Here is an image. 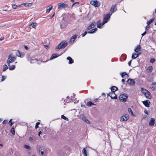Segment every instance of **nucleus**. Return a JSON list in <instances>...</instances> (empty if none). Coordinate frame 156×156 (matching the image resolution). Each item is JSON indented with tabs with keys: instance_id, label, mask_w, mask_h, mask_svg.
<instances>
[{
	"instance_id": "6",
	"label": "nucleus",
	"mask_w": 156,
	"mask_h": 156,
	"mask_svg": "<svg viewBox=\"0 0 156 156\" xmlns=\"http://www.w3.org/2000/svg\"><path fill=\"white\" fill-rule=\"evenodd\" d=\"M68 6V5L65 3H59L58 5V9H60L61 8H65Z\"/></svg>"
},
{
	"instance_id": "14",
	"label": "nucleus",
	"mask_w": 156,
	"mask_h": 156,
	"mask_svg": "<svg viewBox=\"0 0 156 156\" xmlns=\"http://www.w3.org/2000/svg\"><path fill=\"white\" fill-rule=\"evenodd\" d=\"M155 123V119L154 118H151L149 123V125L150 126H154Z\"/></svg>"
},
{
	"instance_id": "4",
	"label": "nucleus",
	"mask_w": 156,
	"mask_h": 156,
	"mask_svg": "<svg viewBox=\"0 0 156 156\" xmlns=\"http://www.w3.org/2000/svg\"><path fill=\"white\" fill-rule=\"evenodd\" d=\"M128 95L126 94H123L119 95V99L120 101L125 102L126 101V99L128 98Z\"/></svg>"
},
{
	"instance_id": "46",
	"label": "nucleus",
	"mask_w": 156,
	"mask_h": 156,
	"mask_svg": "<svg viewBox=\"0 0 156 156\" xmlns=\"http://www.w3.org/2000/svg\"><path fill=\"white\" fill-rule=\"evenodd\" d=\"M44 46L45 48L47 49H48L49 47V45L48 44L44 45Z\"/></svg>"
},
{
	"instance_id": "56",
	"label": "nucleus",
	"mask_w": 156,
	"mask_h": 156,
	"mask_svg": "<svg viewBox=\"0 0 156 156\" xmlns=\"http://www.w3.org/2000/svg\"><path fill=\"white\" fill-rule=\"evenodd\" d=\"M35 61V60H34V59H31L30 61V62L32 63H33L34 62V61Z\"/></svg>"
},
{
	"instance_id": "11",
	"label": "nucleus",
	"mask_w": 156,
	"mask_h": 156,
	"mask_svg": "<svg viewBox=\"0 0 156 156\" xmlns=\"http://www.w3.org/2000/svg\"><path fill=\"white\" fill-rule=\"evenodd\" d=\"M142 103L145 107H149L151 104L150 101L148 100H146L143 101Z\"/></svg>"
},
{
	"instance_id": "55",
	"label": "nucleus",
	"mask_w": 156,
	"mask_h": 156,
	"mask_svg": "<svg viewBox=\"0 0 156 156\" xmlns=\"http://www.w3.org/2000/svg\"><path fill=\"white\" fill-rule=\"evenodd\" d=\"M132 61V60H131L130 61L128 62V65H129V66H131V63Z\"/></svg>"
},
{
	"instance_id": "48",
	"label": "nucleus",
	"mask_w": 156,
	"mask_h": 156,
	"mask_svg": "<svg viewBox=\"0 0 156 156\" xmlns=\"http://www.w3.org/2000/svg\"><path fill=\"white\" fill-rule=\"evenodd\" d=\"M151 88L152 90H154L155 89H156V86L155 85L152 86V87H151Z\"/></svg>"
},
{
	"instance_id": "40",
	"label": "nucleus",
	"mask_w": 156,
	"mask_h": 156,
	"mask_svg": "<svg viewBox=\"0 0 156 156\" xmlns=\"http://www.w3.org/2000/svg\"><path fill=\"white\" fill-rule=\"evenodd\" d=\"M52 7L51 6V7H49L48 9H47L46 11V12L47 13H49L50 11L52 9Z\"/></svg>"
},
{
	"instance_id": "42",
	"label": "nucleus",
	"mask_w": 156,
	"mask_h": 156,
	"mask_svg": "<svg viewBox=\"0 0 156 156\" xmlns=\"http://www.w3.org/2000/svg\"><path fill=\"white\" fill-rule=\"evenodd\" d=\"M87 33H88L87 31H85L84 33L81 34V35L82 36V37H84L87 34Z\"/></svg>"
},
{
	"instance_id": "5",
	"label": "nucleus",
	"mask_w": 156,
	"mask_h": 156,
	"mask_svg": "<svg viewBox=\"0 0 156 156\" xmlns=\"http://www.w3.org/2000/svg\"><path fill=\"white\" fill-rule=\"evenodd\" d=\"M68 44L67 43H65L63 42H62L57 46L56 49L59 50L60 49L64 48L66 47L68 45Z\"/></svg>"
},
{
	"instance_id": "2",
	"label": "nucleus",
	"mask_w": 156,
	"mask_h": 156,
	"mask_svg": "<svg viewBox=\"0 0 156 156\" xmlns=\"http://www.w3.org/2000/svg\"><path fill=\"white\" fill-rule=\"evenodd\" d=\"M16 59V57L13 56L12 53H11L8 56L6 62L7 64H10L14 62Z\"/></svg>"
},
{
	"instance_id": "1",
	"label": "nucleus",
	"mask_w": 156,
	"mask_h": 156,
	"mask_svg": "<svg viewBox=\"0 0 156 156\" xmlns=\"http://www.w3.org/2000/svg\"><path fill=\"white\" fill-rule=\"evenodd\" d=\"M114 88V86L111 87L112 92L108 94V96L109 95L112 99H117V96L115 93V89Z\"/></svg>"
},
{
	"instance_id": "28",
	"label": "nucleus",
	"mask_w": 156,
	"mask_h": 156,
	"mask_svg": "<svg viewBox=\"0 0 156 156\" xmlns=\"http://www.w3.org/2000/svg\"><path fill=\"white\" fill-rule=\"evenodd\" d=\"M128 111L129 113L130 114H131V115L132 116H135V115L133 114V112L131 108H128Z\"/></svg>"
},
{
	"instance_id": "57",
	"label": "nucleus",
	"mask_w": 156,
	"mask_h": 156,
	"mask_svg": "<svg viewBox=\"0 0 156 156\" xmlns=\"http://www.w3.org/2000/svg\"><path fill=\"white\" fill-rule=\"evenodd\" d=\"M73 101H74V103H77L78 102V100L77 101L76 100H75L74 99L73 100Z\"/></svg>"
},
{
	"instance_id": "23",
	"label": "nucleus",
	"mask_w": 156,
	"mask_h": 156,
	"mask_svg": "<svg viewBox=\"0 0 156 156\" xmlns=\"http://www.w3.org/2000/svg\"><path fill=\"white\" fill-rule=\"evenodd\" d=\"M82 152L84 156H87V151L86 150V149L85 148H83L82 150Z\"/></svg>"
},
{
	"instance_id": "63",
	"label": "nucleus",
	"mask_w": 156,
	"mask_h": 156,
	"mask_svg": "<svg viewBox=\"0 0 156 156\" xmlns=\"http://www.w3.org/2000/svg\"><path fill=\"white\" fill-rule=\"evenodd\" d=\"M41 153L42 155H44V152L43 151H41Z\"/></svg>"
},
{
	"instance_id": "10",
	"label": "nucleus",
	"mask_w": 156,
	"mask_h": 156,
	"mask_svg": "<svg viewBox=\"0 0 156 156\" xmlns=\"http://www.w3.org/2000/svg\"><path fill=\"white\" fill-rule=\"evenodd\" d=\"M96 24V22L94 21L92 22L91 24H90L87 28V30L91 29L94 27Z\"/></svg>"
},
{
	"instance_id": "29",
	"label": "nucleus",
	"mask_w": 156,
	"mask_h": 156,
	"mask_svg": "<svg viewBox=\"0 0 156 156\" xmlns=\"http://www.w3.org/2000/svg\"><path fill=\"white\" fill-rule=\"evenodd\" d=\"M22 5H15V4L12 5L13 9H17V7H22Z\"/></svg>"
},
{
	"instance_id": "16",
	"label": "nucleus",
	"mask_w": 156,
	"mask_h": 156,
	"mask_svg": "<svg viewBox=\"0 0 156 156\" xmlns=\"http://www.w3.org/2000/svg\"><path fill=\"white\" fill-rule=\"evenodd\" d=\"M82 120L87 123H90V121L87 119V118L84 115H83L82 117Z\"/></svg>"
},
{
	"instance_id": "8",
	"label": "nucleus",
	"mask_w": 156,
	"mask_h": 156,
	"mask_svg": "<svg viewBox=\"0 0 156 156\" xmlns=\"http://www.w3.org/2000/svg\"><path fill=\"white\" fill-rule=\"evenodd\" d=\"M112 14V13H109L108 14H106L105 16V15H104V17L103 20L105 21L107 23Z\"/></svg>"
},
{
	"instance_id": "32",
	"label": "nucleus",
	"mask_w": 156,
	"mask_h": 156,
	"mask_svg": "<svg viewBox=\"0 0 156 156\" xmlns=\"http://www.w3.org/2000/svg\"><path fill=\"white\" fill-rule=\"evenodd\" d=\"M15 53L16 55L18 57H19V56L20 55V52L18 50H16V51Z\"/></svg>"
},
{
	"instance_id": "17",
	"label": "nucleus",
	"mask_w": 156,
	"mask_h": 156,
	"mask_svg": "<svg viewBox=\"0 0 156 156\" xmlns=\"http://www.w3.org/2000/svg\"><path fill=\"white\" fill-rule=\"evenodd\" d=\"M59 56V55H58V54L57 53L55 54H53L51 56L50 60H52L53 59L55 58H56L57 57H58Z\"/></svg>"
},
{
	"instance_id": "33",
	"label": "nucleus",
	"mask_w": 156,
	"mask_h": 156,
	"mask_svg": "<svg viewBox=\"0 0 156 156\" xmlns=\"http://www.w3.org/2000/svg\"><path fill=\"white\" fill-rule=\"evenodd\" d=\"M8 69V67L6 65H5L3 66V71H5L6 70Z\"/></svg>"
},
{
	"instance_id": "26",
	"label": "nucleus",
	"mask_w": 156,
	"mask_h": 156,
	"mask_svg": "<svg viewBox=\"0 0 156 156\" xmlns=\"http://www.w3.org/2000/svg\"><path fill=\"white\" fill-rule=\"evenodd\" d=\"M141 91L144 94V95L146 94H147V92L148 91V90H147L146 89L142 88L141 89Z\"/></svg>"
},
{
	"instance_id": "35",
	"label": "nucleus",
	"mask_w": 156,
	"mask_h": 156,
	"mask_svg": "<svg viewBox=\"0 0 156 156\" xmlns=\"http://www.w3.org/2000/svg\"><path fill=\"white\" fill-rule=\"evenodd\" d=\"M61 118L64 119H65L66 120H67V121H68L69 120V119H68L66 117V116H65L64 115H61Z\"/></svg>"
},
{
	"instance_id": "20",
	"label": "nucleus",
	"mask_w": 156,
	"mask_h": 156,
	"mask_svg": "<svg viewBox=\"0 0 156 156\" xmlns=\"http://www.w3.org/2000/svg\"><path fill=\"white\" fill-rule=\"evenodd\" d=\"M67 59L69 60V63L71 64L73 62V61L72 58L70 57H68L67 58Z\"/></svg>"
},
{
	"instance_id": "54",
	"label": "nucleus",
	"mask_w": 156,
	"mask_h": 156,
	"mask_svg": "<svg viewBox=\"0 0 156 156\" xmlns=\"http://www.w3.org/2000/svg\"><path fill=\"white\" fill-rule=\"evenodd\" d=\"M147 33V32L146 31H144L143 34H142V36L145 35Z\"/></svg>"
},
{
	"instance_id": "19",
	"label": "nucleus",
	"mask_w": 156,
	"mask_h": 156,
	"mask_svg": "<svg viewBox=\"0 0 156 156\" xmlns=\"http://www.w3.org/2000/svg\"><path fill=\"white\" fill-rule=\"evenodd\" d=\"M78 36V34H76L73 36L71 38L70 41H73V42L76 39L77 37Z\"/></svg>"
},
{
	"instance_id": "59",
	"label": "nucleus",
	"mask_w": 156,
	"mask_h": 156,
	"mask_svg": "<svg viewBox=\"0 0 156 156\" xmlns=\"http://www.w3.org/2000/svg\"><path fill=\"white\" fill-rule=\"evenodd\" d=\"M24 48L27 50H28V48L26 46H24Z\"/></svg>"
},
{
	"instance_id": "30",
	"label": "nucleus",
	"mask_w": 156,
	"mask_h": 156,
	"mask_svg": "<svg viewBox=\"0 0 156 156\" xmlns=\"http://www.w3.org/2000/svg\"><path fill=\"white\" fill-rule=\"evenodd\" d=\"M153 69V67L152 66H150L148 67L147 68V70L149 71V73H151Z\"/></svg>"
},
{
	"instance_id": "25",
	"label": "nucleus",
	"mask_w": 156,
	"mask_h": 156,
	"mask_svg": "<svg viewBox=\"0 0 156 156\" xmlns=\"http://www.w3.org/2000/svg\"><path fill=\"white\" fill-rule=\"evenodd\" d=\"M154 18H153L152 19H151L148 21H147V24L148 25H149L151 23L154 21Z\"/></svg>"
},
{
	"instance_id": "31",
	"label": "nucleus",
	"mask_w": 156,
	"mask_h": 156,
	"mask_svg": "<svg viewBox=\"0 0 156 156\" xmlns=\"http://www.w3.org/2000/svg\"><path fill=\"white\" fill-rule=\"evenodd\" d=\"M120 74H121V75L122 77V78H124V76L125 75H127V74L126 73V72H123V73H120ZM128 76H129V75H127V77H128Z\"/></svg>"
},
{
	"instance_id": "50",
	"label": "nucleus",
	"mask_w": 156,
	"mask_h": 156,
	"mask_svg": "<svg viewBox=\"0 0 156 156\" xmlns=\"http://www.w3.org/2000/svg\"><path fill=\"white\" fill-rule=\"evenodd\" d=\"M33 139H34V138H33V137L30 136L29 137V140L30 141H31L33 140Z\"/></svg>"
},
{
	"instance_id": "3",
	"label": "nucleus",
	"mask_w": 156,
	"mask_h": 156,
	"mask_svg": "<svg viewBox=\"0 0 156 156\" xmlns=\"http://www.w3.org/2000/svg\"><path fill=\"white\" fill-rule=\"evenodd\" d=\"M62 23L60 24V28L61 29H64L66 27L68 23L66 19H65L64 15H62Z\"/></svg>"
},
{
	"instance_id": "39",
	"label": "nucleus",
	"mask_w": 156,
	"mask_h": 156,
	"mask_svg": "<svg viewBox=\"0 0 156 156\" xmlns=\"http://www.w3.org/2000/svg\"><path fill=\"white\" fill-rule=\"evenodd\" d=\"M40 124V122H37L36 124V125L35 126V129H37L38 128V126Z\"/></svg>"
},
{
	"instance_id": "43",
	"label": "nucleus",
	"mask_w": 156,
	"mask_h": 156,
	"mask_svg": "<svg viewBox=\"0 0 156 156\" xmlns=\"http://www.w3.org/2000/svg\"><path fill=\"white\" fill-rule=\"evenodd\" d=\"M6 78V77L5 76H2V79H1V81H4L5 80V79Z\"/></svg>"
},
{
	"instance_id": "38",
	"label": "nucleus",
	"mask_w": 156,
	"mask_h": 156,
	"mask_svg": "<svg viewBox=\"0 0 156 156\" xmlns=\"http://www.w3.org/2000/svg\"><path fill=\"white\" fill-rule=\"evenodd\" d=\"M12 119H10L9 122V124L10 126H12L14 122H12Z\"/></svg>"
},
{
	"instance_id": "45",
	"label": "nucleus",
	"mask_w": 156,
	"mask_h": 156,
	"mask_svg": "<svg viewBox=\"0 0 156 156\" xmlns=\"http://www.w3.org/2000/svg\"><path fill=\"white\" fill-rule=\"evenodd\" d=\"M88 33L89 34H93L94 33V32L93 31V29H92L91 30H89L88 32Z\"/></svg>"
},
{
	"instance_id": "47",
	"label": "nucleus",
	"mask_w": 156,
	"mask_h": 156,
	"mask_svg": "<svg viewBox=\"0 0 156 156\" xmlns=\"http://www.w3.org/2000/svg\"><path fill=\"white\" fill-rule=\"evenodd\" d=\"M150 27V26L149 25H147L146 26L145 28V30H148V28Z\"/></svg>"
},
{
	"instance_id": "13",
	"label": "nucleus",
	"mask_w": 156,
	"mask_h": 156,
	"mask_svg": "<svg viewBox=\"0 0 156 156\" xmlns=\"http://www.w3.org/2000/svg\"><path fill=\"white\" fill-rule=\"evenodd\" d=\"M127 82V83L131 86L134 85L135 84V81L134 80L132 79H129L128 80Z\"/></svg>"
},
{
	"instance_id": "12",
	"label": "nucleus",
	"mask_w": 156,
	"mask_h": 156,
	"mask_svg": "<svg viewBox=\"0 0 156 156\" xmlns=\"http://www.w3.org/2000/svg\"><path fill=\"white\" fill-rule=\"evenodd\" d=\"M117 5L115 4V5H113L110 9V11L112 13L114 12L115 11H116L117 10Z\"/></svg>"
},
{
	"instance_id": "27",
	"label": "nucleus",
	"mask_w": 156,
	"mask_h": 156,
	"mask_svg": "<svg viewBox=\"0 0 156 156\" xmlns=\"http://www.w3.org/2000/svg\"><path fill=\"white\" fill-rule=\"evenodd\" d=\"M92 105H96L95 104L93 103L91 101H89L88 102L87 104V105L89 107H91Z\"/></svg>"
},
{
	"instance_id": "7",
	"label": "nucleus",
	"mask_w": 156,
	"mask_h": 156,
	"mask_svg": "<svg viewBox=\"0 0 156 156\" xmlns=\"http://www.w3.org/2000/svg\"><path fill=\"white\" fill-rule=\"evenodd\" d=\"M90 3L91 5H93L96 7H98L100 5V4L99 2L97 0L91 1H90Z\"/></svg>"
},
{
	"instance_id": "49",
	"label": "nucleus",
	"mask_w": 156,
	"mask_h": 156,
	"mask_svg": "<svg viewBox=\"0 0 156 156\" xmlns=\"http://www.w3.org/2000/svg\"><path fill=\"white\" fill-rule=\"evenodd\" d=\"M8 121L7 120H4L2 122V123L5 124L7 123Z\"/></svg>"
},
{
	"instance_id": "21",
	"label": "nucleus",
	"mask_w": 156,
	"mask_h": 156,
	"mask_svg": "<svg viewBox=\"0 0 156 156\" xmlns=\"http://www.w3.org/2000/svg\"><path fill=\"white\" fill-rule=\"evenodd\" d=\"M141 47L140 45H137L136 48L134 49V51L136 52H137L138 51L140 50Z\"/></svg>"
},
{
	"instance_id": "51",
	"label": "nucleus",
	"mask_w": 156,
	"mask_h": 156,
	"mask_svg": "<svg viewBox=\"0 0 156 156\" xmlns=\"http://www.w3.org/2000/svg\"><path fill=\"white\" fill-rule=\"evenodd\" d=\"M92 29L94 33L98 30V29L97 28H95Z\"/></svg>"
},
{
	"instance_id": "60",
	"label": "nucleus",
	"mask_w": 156,
	"mask_h": 156,
	"mask_svg": "<svg viewBox=\"0 0 156 156\" xmlns=\"http://www.w3.org/2000/svg\"><path fill=\"white\" fill-rule=\"evenodd\" d=\"M141 53L140 52H139L137 54H136V57H138L140 55Z\"/></svg>"
},
{
	"instance_id": "41",
	"label": "nucleus",
	"mask_w": 156,
	"mask_h": 156,
	"mask_svg": "<svg viewBox=\"0 0 156 156\" xmlns=\"http://www.w3.org/2000/svg\"><path fill=\"white\" fill-rule=\"evenodd\" d=\"M97 27L98 28H101L102 27V26L101 24V23L99 24L97 26Z\"/></svg>"
},
{
	"instance_id": "58",
	"label": "nucleus",
	"mask_w": 156,
	"mask_h": 156,
	"mask_svg": "<svg viewBox=\"0 0 156 156\" xmlns=\"http://www.w3.org/2000/svg\"><path fill=\"white\" fill-rule=\"evenodd\" d=\"M125 80L124 79H122V82H123V84H125V83H124V82H125Z\"/></svg>"
},
{
	"instance_id": "53",
	"label": "nucleus",
	"mask_w": 156,
	"mask_h": 156,
	"mask_svg": "<svg viewBox=\"0 0 156 156\" xmlns=\"http://www.w3.org/2000/svg\"><path fill=\"white\" fill-rule=\"evenodd\" d=\"M107 23L105 21H104L103 20V22L102 23H101V25L102 26L103 25H104L105 23Z\"/></svg>"
},
{
	"instance_id": "24",
	"label": "nucleus",
	"mask_w": 156,
	"mask_h": 156,
	"mask_svg": "<svg viewBox=\"0 0 156 156\" xmlns=\"http://www.w3.org/2000/svg\"><path fill=\"white\" fill-rule=\"evenodd\" d=\"M21 5H24L25 6H30L32 5V3H24L21 4Z\"/></svg>"
},
{
	"instance_id": "9",
	"label": "nucleus",
	"mask_w": 156,
	"mask_h": 156,
	"mask_svg": "<svg viewBox=\"0 0 156 156\" xmlns=\"http://www.w3.org/2000/svg\"><path fill=\"white\" fill-rule=\"evenodd\" d=\"M129 118V115L128 114H126L122 116L120 118V120L122 121H127Z\"/></svg>"
},
{
	"instance_id": "64",
	"label": "nucleus",
	"mask_w": 156,
	"mask_h": 156,
	"mask_svg": "<svg viewBox=\"0 0 156 156\" xmlns=\"http://www.w3.org/2000/svg\"><path fill=\"white\" fill-rule=\"evenodd\" d=\"M144 112L146 114H147V115H148V113L147 112L146 110H145L144 111Z\"/></svg>"
},
{
	"instance_id": "62",
	"label": "nucleus",
	"mask_w": 156,
	"mask_h": 156,
	"mask_svg": "<svg viewBox=\"0 0 156 156\" xmlns=\"http://www.w3.org/2000/svg\"><path fill=\"white\" fill-rule=\"evenodd\" d=\"M152 85V86H154L155 85H156V83H155V82H153L152 83V84H151Z\"/></svg>"
},
{
	"instance_id": "61",
	"label": "nucleus",
	"mask_w": 156,
	"mask_h": 156,
	"mask_svg": "<svg viewBox=\"0 0 156 156\" xmlns=\"http://www.w3.org/2000/svg\"><path fill=\"white\" fill-rule=\"evenodd\" d=\"M136 57H135L134 56L132 55V58L133 59H135L136 58Z\"/></svg>"
},
{
	"instance_id": "36",
	"label": "nucleus",
	"mask_w": 156,
	"mask_h": 156,
	"mask_svg": "<svg viewBox=\"0 0 156 156\" xmlns=\"http://www.w3.org/2000/svg\"><path fill=\"white\" fill-rule=\"evenodd\" d=\"M155 61V59L154 58H151L150 61V62L152 63H153Z\"/></svg>"
},
{
	"instance_id": "15",
	"label": "nucleus",
	"mask_w": 156,
	"mask_h": 156,
	"mask_svg": "<svg viewBox=\"0 0 156 156\" xmlns=\"http://www.w3.org/2000/svg\"><path fill=\"white\" fill-rule=\"evenodd\" d=\"M146 98L149 99H151L152 96L151 95V93L148 91L147 92L146 94L145 95Z\"/></svg>"
},
{
	"instance_id": "52",
	"label": "nucleus",
	"mask_w": 156,
	"mask_h": 156,
	"mask_svg": "<svg viewBox=\"0 0 156 156\" xmlns=\"http://www.w3.org/2000/svg\"><path fill=\"white\" fill-rule=\"evenodd\" d=\"M101 23V20H99L96 23V24H97V26L99 24Z\"/></svg>"
},
{
	"instance_id": "44",
	"label": "nucleus",
	"mask_w": 156,
	"mask_h": 156,
	"mask_svg": "<svg viewBox=\"0 0 156 156\" xmlns=\"http://www.w3.org/2000/svg\"><path fill=\"white\" fill-rule=\"evenodd\" d=\"M25 54L24 53H21L20 54V55L19 56V57L21 58H22L24 57V56Z\"/></svg>"
},
{
	"instance_id": "18",
	"label": "nucleus",
	"mask_w": 156,
	"mask_h": 156,
	"mask_svg": "<svg viewBox=\"0 0 156 156\" xmlns=\"http://www.w3.org/2000/svg\"><path fill=\"white\" fill-rule=\"evenodd\" d=\"M9 66V69L10 70H13L15 69L16 67L14 65L10 66V64H8Z\"/></svg>"
},
{
	"instance_id": "34",
	"label": "nucleus",
	"mask_w": 156,
	"mask_h": 156,
	"mask_svg": "<svg viewBox=\"0 0 156 156\" xmlns=\"http://www.w3.org/2000/svg\"><path fill=\"white\" fill-rule=\"evenodd\" d=\"M10 132L13 135H14L15 133V129L13 127H12L11 130Z\"/></svg>"
},
{
	"instance_id": "37",
	"label": "nucleus",
	"mask_w": 156,
	"mask_h": 156,
	"mask_svg": "<svg viewBox=\"0 0 156 156\" xmlns=\"http://www.w3.org/2000/svg\"><path fill=\"white\" fill-rule=\"evenodd\" d=\"M24 147L27 149H31L29 145H25Z\"/></svg>"
},
{
	"instance_id": "22",
	"label": "nucleus",
	"mask_w": 156,
	"mask_h": 156,
	"mask_svg": "<svg viewBox=\"0 0 156 156\" xmlns=\"http://www.w3.org/2000/svg\"><path fill=\"white\" fill-rule=\"evenodd\" d=\"M36 24L37 23H32L30 25V28H35Z\"/></svg>"
}]
</instances>
